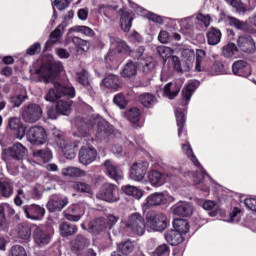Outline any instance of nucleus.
Returning <instances> with one entry per match:
<instances>
[{"label": "nucleus", "mask_w": 256, "mask_h": 256, "mask_svg": "<svg viewBox=\"0 0 256 256\" xmlns=\"http://www.w3.org/2000/svg\"><path fill=\"white\" fill-rule=\"evenodd\" d=\"M138 101L139 103H141V105H143V107L151 109V107L155 105V101H157V98L155 97V95L146 92L139 95Z\"/></svg>", "instance_id": "58836bf2"}, {"label": "nucleus", "mask_w": 256, "mask_h": 256, "mask_svg": "<svg viewBox=\"0 0 256 256\" xmlns=\"http://www.w3.org/2000/svg\"><path fill=\"white\" fill-rule=\"evenodd\" d=\"M249 5V0H238L232 4V7L239 13H245V11H249Z\"/></svg>", "instance_id": "bf43d9fd"}, {"label": "nucleus", "mask_w": 256, "mask_h": 256, "mask_svg": "<svg viewBox=\"0 0 256 256\" xmlns=\"http://www.w3.org/2000/svg\"><path fill=\"white\" fill-rule=\"evenodd\" d=\"M181 91V85L177 83L170 82L164 86V95L168 99H175Z\"/></svg>", "instance_id": "c9c22d12"}, {"label": "nucleus", "mask_w": 256, "mask_h": 256, "mask_svg": "<svg viewBox=\"0 0 256 256\" xmlns=\"http://www.w3.org/2000/svg\"><path fill=\"white\" fill-rule=\"evenodd\" d=\"M65 33V25H58L54 31H52L49 35V39L45 43V49H51L55 43H59L61 41V37Z\"/></svg>", "instance_id": "aec40b11"}, {"label": "nucleus", "mask_w": 256, "mask_h": 256, "mask_svg": "<svg viewBox=\"0 0 256 256\" xmlns=\"http://www.w3.org/2000/svg\"><path fill=\"white\" fill-rule=\"evenodd\" d=\"M41 53V43L36 42L32 44L27 50H26V55H39Z\"/></svg>", "instance_id": "338daca9"}, {"label": "nucleus", "mask_w": 256, "mask_h": 256, "mask_svg": "<svg viewBox=\"0 0 256 256\" xmlns=\"http://www.w3.org/2000/svg\"><path fill=\"white\" fill-rule=\"evenodd\" d=\"M182 150L185 151L188 159L192 161L195 167H201V162H199V159H197V156H195V153H193V148H191V144H183Z\"/></svg>", "instance_id": "09e8293b"}, {"label": "nucleus", "mask_w": 256, "mask_h": 256, "mask_svg": "<svg viewBox=\"0 0 256 256\" xmlns=\"http://www.w3.org/2000/svg\"><path fill=\"white\" fill-rule=\"evenodd\" d=\"M166 176L157 170H151L148 173V181L153 187H161L165 184Z\"/></svg>", "instance_id": "cd10ccee"}, {"label": "nucleus", "mask_w": 256, "mask_h": 256, "mask_svg": "<svg viewBox=\"0 0 256 256\" xmlns=\"http://www.w3.org/2000/svg\"><path fill=\"white\" fill-rule=\"evenodd\" d=\"M34 157L41 159L43 163H49L51 159H53V152L49 150V148L36 150L33 152Z\"/></svg>", "instance_id": "a18cd8bd"}, {"label": "nucleus", "mask_w": 256, "mask_h": 256, "mask_svg": "<svg viewBox=\"0 0 256 256\" xmlns=\"http://www.w3.org/2000/svg\"><path fill=\"white\" fill-rule=\"evenodd\" d=\"M164 237L167 243H169V245H171L172 247H177V245H181V243L185 241V237H183V234L175 230L167 231L164 234Z\"/></svg>", "instance_id": "a878e982"}, {"label": "nucleus", "mask_w": 256, "mask_h": 256, "mask_svg": "<svg viewBox=\"0 0 256 256\" xmlns=\"http://www.w3.org/2000/svg\"><path fill=\"white\" fill-rule=\"evenodd\" d=\"M238 49L242 51L243 53H253L255 51V41L253 40V37L249 35H242L238 37L237 40Z\"/></svg>", "instance_id": "dca6fc26"}, {"label": "nucleus", "mask_w": 256, "mask_h": 256, "mask_svg": "<svg viewBox=\"0 0 256 256\" xmlns=\"http://www.w3.org/2000/svg\"><path fill=\"white\" fill-rule=\"evenodd\" d=\"M116 253H119L120 255L129 256L133 251H135V243L131 241L130 239L126 241H122L117 244L116 246Z\"/></svg>", "instance_id": "c756f323"}, {"label": "nucleus", "mask_w": 256, "mask_h": 256, "mask_svg": "<svg viewBox=\"0 0 256 256\" xmlns=\"http://www.w3.org/2000/svg\"><path fill=\"white\" fill-rule=\"evenodd\" d=\"M126 119L134 125L141 121V110L137 107H132L126 112Z\"/></svg>", "instance_id": "c03bdc74"}, {"label": "nucleus", "mask_w": 256, "mask_h": 256, "mask_svg": "<svg viewBox=\"0 0 256 256\" xmlns=\"http://www.w3.org/2000/svg\"><path fill=\"white\" fill-rule=\"evenodd\" d=\"M63 71V63L46 61L40 65L38 69L35 70L36 75H38V81L40 83H53L59 77Z\"/></svg>", "instance_id": "f257e3e1"}, {"label": "nucleus", "mask_w": 256, "mask_h": 256, "mask_svg": "<svg viewBox=\"0 0 256 256\" xmlns=\"http://www.w3.org/2000/svg\"><path fill=\"white\" fill-rule=\"evenodd\" d=\"M173 227H174V231H177V233H180V235H185L187 233H189V222L185 219H174L173 221Z\"/></svg>", "instance_id": "e433bc0d"}, {"label": "nucleus", "mask_w": 256, "mask_h": 256, "mask_svg": "<svg viewBox=\"0 0 256 256\" xmlns=\"http://www.w3.org/2000/svg\"><path fill=\"white\" fill-rule=\"evenodd\" d=\"M14 188L11 180L6 178H0V197L4 199H9V197H13Z\"/></svg>", "instance_id": "bb28decb"}, {"label": "nucleus", "mask_w": 256, "mask_h": 256, "mask_svg": "<svg viewBox=\"0 0 256 256\" xmlns=\"http://www.w3.org/2000/svg\"><path fill=\"white\" fill-rule=\"evenodd\" d=\"M105 63L110 65V67H113L115 65H119L121 61V55L115 51L112 47H110L108 53L106 54L104 58Z\"/></svg>", "instance_id": "4c0bfd02"}, {"label": "nucleus", "mask_w": 256, "mask_h": 256, "mask_svg": "<svg viewBox=\"0 0 256 256\" xmlns=\"http://www.w3.org/2000/svg\"><path fill=\"white\" fill-rule=\"evenodd\" d=\"M78 228L76 225L69 222H62L60 224V234L62 237H71L77 233Z\"/></svg>", "instance_id": "ea45409f"}, {"label": "nucleus", "mask_w": 256, "mask_h": 256, "mask_svg": "<svg viewBox=\"0 0 256 256\" xmlns=\"http://www.w3.org/2000/svg\"><path fill=\"white\" fill-rule=\"evenodd\" d=\"M26 219L31 221H41L45 217V209L39 204H27L22 207Z\"/></svg>", "instance_id": "6e6552de"}, {"label": "nucleus", "mask_w": 256, "mask_h": 256, "mask_svg": "<svg viewBox=\"0 0 256 256\" xmlns=\"http://www.w3.org/2000/svg\"><path fill=\"white\" fill-rule=\"evenodd\" d=\"M206 71L209 75H223L225 73V65L222 62H214Z\"/></svg>", "instance_id": "3c124183"}, {"label": "nucleus", "mask_w": 256, "mask_h": 256, "mask_svg": "<svg viewBox=\"0 0 256 256\" xmlns=\"http://www.w3.org/2000/svg\"><path fill=\"white\" fill-rule=\"evenodd\" d=\"M72 43L81 51H89V41L81 39L77 36L72 37Z\"/></svg>", "instance_id": "6e6d98bb"}, {"label": "nucleus", "mask_w": 256, "mask_h": 256, "mask_svg": "<svg viewBox=\"0 0 256 256\" xmlns=\"http://www.w3.org/2000/svg\"><path fill=\"white\" fill-rule=\"evenodd\" d=\"M57 87L60 93V98L61 97H68V99L75 98V95H76L75 87L63 86L59 82H57Z\"/></svg>", "instance_id": "49530a36"}, {"label": "nucleus", "mask_w": 256, "mask_h": 256, "mask_svg": "<svg viewBox=\"0 0 256 256\" xmlns=\"http://www.w3.org/2000/svg\"><path fill=\"white\" fill-rule=\"evenodd\" d=\"M76 79L80 85L87 87V85H89V72H87L85 69H82L80 72L76 73Z\"/></svg>", "instance_id": "13d9d810"}, {"label": "nucleus", "mask_w": 256, "mask_h": 256, "mask_svg": "<svg viewBox=\"0 0 256 256\" xmlns=\"http://www.w3.org/2000/svg\"><path fill=\"white\" fill-rule=\"evenodd\" d=\"M146 221L153 231H165L167 225H169L165 214L157 213L153 210L147 212Z\"/></svg>", "instance_id": "7ed1b4c3"}, {"label": "nucleus", "mask_w": 256, "mask_h": 256, "mask_svg": "<svg viewBox=\"0 0 256 256\" xmlns=\"http://www.w3.org/2000/svg\"><path fill=\"white\" fill-rule=\"evenodd\" d=\"M126 227L135 233V235H144L145 218H143L139 213H133L129 216Z\"/></svg>", "instance_id": "0eeeda50"}, {"label": "nucleus", "mask_w": 256, "mask_h": 256, "mask_svg": "<svg viewBox=\"0 0 256 256\" xmlns=\"http://www.w3.org/2000/svg\"><path fill=\"white\" fill-rule=\"evenodd\" d=\"M173 213L177 217H191L193 215V205L189 202H179L174 206Z\"/></svg>", "instance_id": "412c9836"}, {"label": "nucleus", "mask_w": 256, "mask_h": 256, "mask_svg": "<svg viewBox=\"0 0 256 256\" xmlns=\"http://www.w3.org/2000/svg\"><path fill=\"white\" fill-rule=\"evenodd\" d=\"M111 47L117 51L120 55L123 53L124 55H129L131 53V46L127 45V42L121 40V38H110Z\"/></svg>", "instance_id": "b1692460"}, {"label": "nucleus", "mask_w": 256, "mask_h": 256, "mask_svg": "<svg viewBox=\"0 0 256 256\" xmlns=\"http://www.w3.org/2000/svg\"><path fill=\"white\" fill-rule=\"evenodd\" d=\"M157 53L164 61H167L169 57L173 55V50L167 46H158Z\"/></svg>", "instance_id": "052dcab7"}, {"label": "nucleus", "mask_w": 256, "mask_h": 256, "mask_svg": "<svg viewBox=\"0 0 256 256\" xmlns=\"http://www.w3.org/2000/svg\"><path fill=\"white\" fill-rule=\"evenodd\" d=\"M103 83L106 89H112L113 91L121 89V81H119V76L115 74H109L103 79Z\"/></svg>", "instance_id": "f704fd0d"}, {"label": "nucleus", "mask_w": 256, "mask_h": 256, "mask_svg": "<svg viewBox=\"0 0 256 256\" xmlns=\"http://www.w3.org/2000/svg\"><path fill=\"white\" fill-rule=\"evenodd\" d=\"M32 239L37 247H45V245L51 243V231L44 227L34 226V229L32 230Z\"/></svg>", "instance_id": "39448f33"}, {"label": "nucleus", "mask_w": 256, "mask_h": 256, "mask_svg": "<svg viewBox=\"0 0 256 256\" xmlns=\"http://www.w3.org/2000/svg\"><path fill=\"white\" fill-rule=\"evenodd\" d=\"M228 21L231 27H235V29H238L239 31L249 33L250 35H255L256 33V29L250 26L249 19L246 21H241L235 17H229Z\"/></svg>", "instance_id": "f3484780"}, {"label": "nucleus", "mask_w": 256, "mask_h": 256, "mask_svg": "<svg viewBox=\"0 0 256 256\" xmlns=\"http://www.w3.org/2000/svg\"><path fill=\"white\" fill-rule=\"evenodd\" d=\"M171 255V248L167 244L159 245L152 253L151 256H169Z\"/></svg>", "instance_id": "864d4df0"}, {"label": "nucleus", "mask_w": 256, "mask_h": 256, "mask_svg": "<svg viewBox=\"0 0 256 256\" xmlns=\"http://www.w3.org/2000/svg\"><path fill=\"white\" fill-rule=\"evenodd\" d=\"M69 205V199L61 197V195L54 194L47 202V209L49 213H59Z\"/></svg>", "instance_id": "1a4fd4ad"}, {"label": "nucleus", "mask_w": 256, "mask_h": 256, "mask_svg": "<svg viewBox=\"0 0 256 256\" xmlns=\"http://www.w3.org/2000/svg\"><path fill=\"white\" fill-rule=\"evenodd\" d=\"M89 239L82 234H78L74 241L72 242V251L75 253H79V251H83L86 247L90 245Z\"/></svg>", "instance_id": "473e14b6"}, {"label": "nucleus", "mask_w": 256, "mask_h": 256, "mask_svg": "<svg viewBox=\"0 0 256 256\" xmlns=\"http://www.w3.org/2000/svg\"><path fill=\"white\" fill-rule=\"evenodd\" d=\"M223 37V34L221 33V29L217 27H210L208 31L206 32V39L208 45H219L221 43V38Z\"/></svg>", "instance_id": "5701e85b"}, {"label": "nucleus", "mask_w": 256, "mask_h": 256, "mask_svg": "<svg viewBox=\"0 0 256 256\" xmlns=\"http://www.w3.org/2000/svg\"><path fill=\"white\" fill-rule=\"evenodd\" d=\"M197 90V82L193 81L188 83V85L183 88L182 90V97L186 101V103H189L191 101V97H193V94Z\"/></svg>", "instance_id": "37998d69"}, {"label": "nucleus", "mask_w": 256, "mask_h": 256, "mask_svg": "<svg viewBox=\"0 0 256 256\" xmlns=\"http://www.w3.org/2000/svg\"><path fill=\"white\" fill-rule=\"evenodd\" d=\"M147 169H149V162H135L130 168V178L133 181H143L147 175Z\"/></svg>", "instance_id": "9b49d317"}, {"label": "nucleus", "mask_w": 256, "mask_h": 256, "mask_svg": "<svg viewBox=\"0 0 256 256\" xmlns=\"http://www.w3.org/2000/svg\"><path fill=\"white\" fill-rule=\"evenodd\" d=\"M85 215V208L79 204L70 205L64 212V217L67 221H81V217Z\"/></svg>", "instance_id": "4468645a"}, {"label": "nucleus", "mask_w": 256, "mask_h": 256, "mask_svg": "<svg viewBox=\"0 0 256 256\" xmlns=\"http://www.w3.org/2000/svg\"><path fill=\"white\" fill-rule=\"evenodd\" d=\"M8 256H27V251L21 245H14L9 249Z\"/></svg>", "instance_id": "680f3d73"}, {"label": "nucleus", "mask_w": 256, "mask_h": 256, "mask_svg": "<svg viewBox=\"0 0 256 256\" xmlns=\"http://www.w3.org/2000/svg\"><path fill=\"white\" fill-rule=\"evenodd\" d=\"M239 49L237 48V45L233 42H229L228 44L224 45L222 48V55L223 57H226V59H231L235 53H237Z\"/></svg>", "instance_id": "8fccbe9b"}, {"label": "nucleus", "mask_w": 256, "mask_h": 256, "mask_svg": "<svg viewBox=\"0 0 256 256\" xmlns=\"http://www.w3.org/2000/svg\"><path fill=\"white\" fill-rule=\"evenodd\" d=\"M232 73L239 77H249L251 75V66L245 60H238L232 64Z\"/></svg>", "instance_id": "6ab92c4d"}, {"label": "nucleus", "mask_w": 256, "mask_h": 256, "mask_svg": "<svg viewBox=\"0 0 256 256\" xmlns=\"http://www.w3.org/2000/svg\"><path fill=\"white\" fill-rule=\"evenodd\" d=\"M97 159V149L83 146L79 150V162L82 165H91Z\"/></svg>", "instance_id": "ddd939ff"}, {"label": "nucleus", "mask_w": 256, "mask_h": 256, "mask_svg": "<svg viewBox=\"0 0 256 256\" xmlns=\"http://www.w3.org/2000/svg\"><path fill=\"white\" fill-rule=\"evenodd\" d=\"M132 52H129V57H133L134 59H142L143 53H145V46H139L135 50L131 49Z\"/></svg>", "instance_id": "69168bd1"}, {"label": "nucleus", "mask_w": 256, "mask_h": 256, "mask_svg": "<svg viewBox=\"0 0 256 256\" xmlns=\"http://www.w3.org/2000/svg\"><path fill=\"white\" fill-rule=\"evenodd\" d=\"M16 231L19 239L29 241V239H31L33 228L29 223H20L17 225Z\"/></svg>", "instance_id": "72a5a7b5"}, {"label": "nucleus", "mask_w": 256, "mask_h": 256, "mask_svg": "<svg viewBox=\"0 0 256 256\" xmlns=\"http://www.w3.org/2000/svg\"><path fill=\"white\" fill-rule=\"evenodd\" d=\"M13 215H15V209H13V206L7 203L0 204V231H5V229L9 227L7 217H13Z\"/></svg>", "instance_id": "2eb2a0df"}, {"label": "nucleus", "mask_w": 256, "mask_h": 256, "mask_svg": "<svg viewBox=\"0 0 256 256\" xmlns=\"http://www.w3.org/2000/svg\"><path fill=\"white\" fill-rule=\"evenodd\" d=\"M9 127L12 131H16L17 139H23L25 137V127L21 123V118H11L9 120Z\"/></svg>", "instance_id": "c85d7f7f"}, {"label": "nucleus", "mask_w": 256, "mask_h": 256, "mask_svg": "<svg viewBox=\"0 0 256 256\" xmlns=\"http://www.w3.org/2000/svg\"><path fill=\"white\" fill-rule=\"evenodd\" d=\"M120 75L123 79H131V77H135L137 75V62L129 60L124 65Z\"/></svg>", "instance_id": "2f4dec72"}, {"label": "nucleus", "mask_w": 256, "mask_h": 256, "mask_svg": "<svg viewBox=\"0 0 256 256\" xmlns=\"http://www.w3.org/2000/svg\"><path fill=\"white\" fill-rule=\"evenodd\" d=\"M72 189L78 193H91V185L85 182H74L72 184Z\"/></svg>", "instance_id": "5fc2aeb1"}, {"label": "nucleus", "mask_w": 256, "mask_h": 256, "mask_svg": "<svg viewBox=\"0 0 256 256\" xmlns=\"http://www.w3.org/2000/svg\"><path fill=\"white\" fill-rule=\"evenodd\" d=\"M176 116V123L178 127V137H181V135H187V131H185V113L183 111L176 110L175 111Z\"/></svg>", "instance_id": "a19ab883"}, {"label": "nucleus", "mask_w": 256, "mask_h": 256, "mask_svg": "<svg viewBox=\"0 0 256 256\" xmlns=\"http://www.w3.org/2000/svg\"><path fill=\"white\" fill-rule=\"evenodd\" d=\"M74 31L82 33V35H86V37H93V35H95V31L89 26H75Z\"/></svg>", "instance_id": "e2e57ef3"}, {"label": "nucleus", "mask_w": 256, "mask_h": 256, "mask_svg": "<svg viewBox=\"0 0 256 256\" xmlns=\"http://www.w3.org/2000/svg\"><path fill=\"white\" fill-rule=\"evenodd\" d=\"M89 229L94 235H99V233H103V231L109 229V225L105 217H98L90 222Z\"/></svg>", "instance_id": "4be33fe9"}, {"label": "nucleus", "mask_w": 256, "mask_h": 256, "mask_svg": "<svg viewBox=\"0 0 256 256\" xmlns=\"http://www.w3.org/2000/svg\"><path fill=\"white\" fill-rule=\"evenodd\" d=\"M121 17H120V27L122 31L125 33H129L131 31V27H133V15L128 11L121 10Z\"/></svg>", "instance_id": "7c9ffc66"}, {"label": "nucleus", "mask_w": 256, "mask_h": 256, "mask_svg": "<svg viewBox=\"0 0 256 256\" xmlns=\"http://www.w3.org/2000/svg\"><path fill=\"white\" fill-rule=\"evenodd\" d=\"M103 165L106 169V175L110 177V179H113V181H121V179H123V170L113 164L111 160H106Z\"/></svg>", "instance_id": "a211bd4d"}, {"label": "nucleus", "mask_w": 256, "mask_h": 256, "mask_svg": "<svg viewBox=\"0 0 256 256\" xmlns=\"http://www.w3.org/2000/svg\"><path fill=\"white\" fill-rule=\"evenodd\" d=\"M169 200L163 192H155L150 194L143 205L144 209H151L152 207H163V205H167Z\"/></svg>", "instance_id": "9d476101"}, {"label": "nucleus", "mask_w": 256, "mask_h": 256, "mask_svg": "<svg viewBox=\"0 0 256 256\" xmlns=\"http://www.w3.org/2000/svg\"><path fill=\"white\" fill-rule=\"evenodd\" d=\"M122 191L125 193V195H128L129 197H135V199H141V197H143V192H141V190L135 186H122Z\"/></svg>", "instance_id": "de8ad7c7"}, {"label": "nucleus", "mask_w": 256, "mask_h": 256, "mask_svg": "<svg viewBox=\"0 0 256 256\" xmlns=\"http://www.w3.org/2000/svg\"><path fill=\"white\" fill-rule=\"evenodd\" d=\"M59 115H61L59 113V110H57V106L55 105H51V106H47V117L48 119H57V117H59Z\"/></svg>", "instance_id": "774afa93"}, {"label": "nucleus", "mask_w": 256, "mask_h": 256, "mask_svg": "<svg viewBox=\"0 0 256 256\" xmlns=\"http://www.w3.org/2000/svg\"><path fill=\"white\" fill-rule=\"evenodd\" d=\"M26 135L32 145H44V143H47V131L43 126L30 127Z\"/></svg>", "instance_id": "20e7f679"}, {"label": "nucleus", "mask_w": 256, "mask_h": 256, "mask_svg": "<svg viewBox=\"0 0 256 256\" xmlns=\"http://www.w3.org/2000/svg\"><path fill=\"white\" fill-rule=\"evenodd\" d=\"M43 117V108L39 104H29L22 111V118L26 123H37Z\"/></svg>", "instance_id": "423d86ee"}, {"label": "nucleus", "mask_w": 256, "mask_h": 256, "mask_svg": "<svg viewBox=\"0 0 256 256\" xmlns=\"http://www.w3.org/2000/svg\"><path fill=\"white\" fill-rule=\"evenodd\" d=\"M112 135H115V127L113 125L105 120L98 122L96 138L99 141H105V139H109Z\"/></svg>", "instance_id": "f8f14e48"}, {"label": "nucleus", "mask_w": 256, "mask_h": 256, "mask_svg": "<svg viewBox=\"0 0 256 256\" xmlns=\"http://www.w3.org/2000/svg\"><path fill=\"white\" fill-rule=\"evenodd\" d=\"M55 105L60 115H69V113H71V106L73 105V101L58 100Z\"/></svg>", "instance_id": "79ce46f5"}, {"label": "nucleus", "mask_w": 256, "mask_h": 256, "mask_svg": "<svg viewBox=\"0 0 256 256\" xmlns=\"http://www.w3.org/2000/svg\"><path fill=\"white\" fill-rule=\"evenodd\" d=\"M64 175L67 177H81V175H83V171L79 168L69 167L65 169Z\"/></svg>", "instance_id": "0e129e2a"}, {"label": "nucleus", "mask_w": 256, "mask_h": 256, "mask_svg": "<svg viewBox=\"0 0 256 256\" xmlns=\"http://www.w3.org/2000/svg\"><path fill=\"white\" fill-rule=\"evenodd\" d=\"M46 101H50V103H54L58 99H61V94L59 92V86H57V82L54 83V88H51L45 96Z\"/></svg>", "instance_id": "603ef678"}, {"label": "nucleus", "mask_w": 256, "mask_h": 256, "mask_svg": "<svg viewBox=\"0 0 256 256\" xmlns=\"http://www.w3.org/2000/svg\"><path fill=\"white\" fill-rule=\"evenodd\" d=\"M96 197L101 201H106V203H117L119 201V189L115 184L104 183L100 187Z\"/></svg>", "instance_id": "f03ea898"}, {"label": "nucleus", "mask_w": 256, "mask_h": 256, "mask_svg": "<svg viewBox=\"0 0 256 256\" xmlns=\"http://www.w3.org/2000/svg\"><path fill=\"white\" fill-rule=\"evenodd\" d=\"M113 103L117 105L120 109H125L127 105L129 104V101H127V98L125 97V94L118 93L113 98Z\"/></svg>", "instance_id": "4d7b16f0"}, {"label": "nucleus", "mask_w": 256, "mask_h": 256, "mask_svg": "<svg viewBox=\"0 0 256 256\" xmlns=\"http://www.w3.org/2000/svg\"><path fill=\"white\" fill-rule=\"evenodd\" d=\"M9 157H12V159H16V161H21L23 157H25V153H27V148L23 146V144L17 142L10 148H8L7 151Z\"/></svg>", "instance_id": "393cba45"}]
</instances>
